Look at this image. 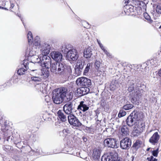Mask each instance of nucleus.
Wrapping results in <instances>:
<instances>
[{
	"mask_svg": "<svg viewBox=\"0 0 161 161\" xmlns=\"http://www.w3.org/2000/svg\"><path fill=\"white\" fill-rule=\"evenodd\" d=\"M136 88V92L131 99V102L133 103L136 104L139 99L141 97L143 91L146 89V86L144 83L141 82L138 80L136 83L133 80H129L128 82V90L130 92H132L134 88V86Z\"/></svg>",
	"mask_w": 161,
	"mask_h": 161,
	"instance_id": "nucleus-1",
	"label": "nucleus"
},
{
	"mask_svg": "<svg viewBox=\"0 0 161 161\" xmlns=\"http://www.w3.org/2000/svg\"><path fill=\"white\" fill-rule=\"evenodd\" d=\"M76 82L77 85L78 86H89L91 85V80L84 77L78 78Z\"/></svg>",
	"mask_w": 161,
	"mask_h": 161,
	"instance_id": "nucleus-11",
	"label": "nucleus"
},
{
	"mask_svg": "<svg viewBox=\"0 0 161 161\" xmlns=\"http://www.w3.org/2000/svg\"><path fill=\"white\" fill-rule=\"evenodd\" d=\"M106 103L105 101H103L101 103V106L103 107H104L106 105Z\"/></svg>",
	"mask_w": 161,
	"mask_h": 161,
	"instance_id": "nucleus-48",
	"label": "nucleus"
},
{
	"mask_svg": "<svg viewBox=\"0 0 161 161\" xmlns=\"http://www.w3.org/2000/svg\"><path fill=\"white\" fill-rule=\"evenodd\" d=\"M141 67L140 65H137L136 67V69H136L137 71H138L139 70L138 69L140 68V67Z\"/></svg>",
	"mask_w": 161,
	"mask_h": 161,
	"instance_id": "nucleus-50",
	"label": "nucleus"
},
{
	"mask_svg": "<svg viewBox=\"0 0 161 161\" xmlns=\"http://www.w3.org/2000/svg\"><path fill=\"white\" fill-rule=\"evenodd\" d=\"M159 147H158L156 150L152 151V153L153 156L157 157L158 153Z\"/></svg>",
	"mask_w": 161,
	"mask_h": 161,
	"instance_id": "nucleus-41",
	"label": "nucleus"
},
{
	"mask_svg": "<svg viewBox=\"0 0 161 161\" xmlns=\"http://www.w3.org/2000/svg\"><path fill=\"white\" fill-rule=\"evenodd\" d=\"M145 128L144 123L141 121L138 122V124L135 127L133 131V134L134 136L137 137L143 131Z\"/></svg>",
	"mask_w": 161,
	"mask_h": 161,
	"instance_id": "nucleus-7",
	"label": "nucleus"
},
{
	"mask_svg": "<svg viewBox=\"0 0 161 161\" xmlns=\"http://www.w3.org/2000/svg\"><path fill=\"white\" fill-rule=\"evenodd\" d=\"M80 88H78L77 90L76 95L78 96H83V94Z\"/></svg>",
	"mask_w": 161,
	"mask_h": 161,
	"instance_id": "nucleus-42",
	"label": "nucleus"
},
{
	"mask_svg": "<svg viewBox=\"0 0 161 161\" xmlns=\"http://www.w3.org/2000/svg\"><path fill=\"white\" fill-rule=\"evenodd\" d=\"M160 138V135L158 132H156L150 138L149 141L152 144L155 145L158 142V141Z\"/></svg>",
	"mask_w": 161,
	"mask_h": 161,
	"instance_id": "nucleus-17",
	"label": "nucleus"
},
{
	"mask_svg": "<svg viewBox=\"0 0 161 161\" xmlns=\"http://www.w3.org/2000/svg\"><path fill=\"white\" fill-rule=\"evenodd\" d=\"M83 95L87 94L89 92L90 90L89 88L87 87H80Z\"/></svg>",
	"mask_w": 161,
	"mask_h": 161,
	"instance_id": "nucleus-33",
	"label": "nucleus"
},
{
	"mask_svg": "<svg viewBox=\"0 0 161 161\" xmlns=\"http://www.w3.org/2000/svg\"><path fill=\"white\" fill-rule=\"evenodd\" d=\"M118 153L114 151L104 154L101 158V161H113L118 158Z\"/></svg>",
	"mask_w": 161,
	"mask_h": 161,
	"instance_id": "nucleus-9",
	"label": "nucleus"
},
{
	"mask_svg": "<svg viewBox=\"0 0 161 161\" xmlns=\"http://www.w3.org/2000/svg\"><path fill=\"white\" fill-rule=\"evenodd\" d=\"M84 65L85 62L84 61L79 60L77 63V68L79 69L82 70V69Z\"/></svg>",
	"mask_w": 161,
	"mask_h": 161,
	"instance_id": "nucleus-31",
	"label": "nucleus"
},
{
	"mask_svg": "<svg viewBox=\"0 0 161 161\" xmlns=\"http://www.w3.org/2000/svg\"><path fill=\"white\" fill-rule=\"evenodd\" d=\"M133 7L132 6H125V8L126 9V10H125V12H126L129 13H131L133 12Z\"/></svg>",
	"mask_w": 161,
	"mask_h": 161,
	"instance_id": "nucleus-32",
	"label": "nucleus"
},
{
	"mask_svg": "<svg viewBox=\"0 0 161 161\" xmlns=\"http://www.w3.org/2000/svg\"><path fill=\"white\" fill-rule=\"evenodd\" d=\"M40 39L39 36H36L35 38L34 41V44L35 45L34 46L36 47L37 46H38L40 45Z\"/></svg>",
	"mask_w": 161,
	"mask_h": 161,
	"instance_id": "nucleus-34",
	"label": "nucleus"
},
{
	"mask_svg": "<svg viewBox=\"0 0 161 161\" xmlns=\"http://www.w3.org/2000/svg\"><path fill=\"white\" fill-rule=\"evenodd\" d=\"M133 107V105L132 104H129L124 106L123 107V108L125 110H128L132 108Z\"/></svg>",
	"mask_w": 161,
	"mask_h": 161,
	"instance_id": "nucleus-36",
	"label": "nucleus"
},
{
	"mask_svg": "<svg viewBox=\"0 0 161 161\" xmlns=\"http://www.w3.org/2000/svg\"><path fill=\"white\" fill-rule=\"evenodd\" d=\"M156 11L158 14H161V4L158 5L156 8Z\"/></svg>",
	"mask_w": 161,
	"mask_h": 161,
	"instance_id": "nucleus-40",
	"label": "nucleus"
},
{
	"mask_svg": "<svg viewBox=\"0 0 161 161\" xmlns=\"http://www.w3.org/2000/svg\"><path fill=\"white\" fill-rule=\"evenodd\" d=\"M68 119L69 123L71 125L76 127H80L82 125V124L79 120L73 114L69 115Z\"/></svg>",
	"mask_w": 161,
	"mask_h": 161,
	"instance_id": "nucleus-12",
	"label": "nucleus"
},
{
	"mask_svg": "<svg viewBox=\"0 0 161 161\" xmlns=\"http://www.w3.org/2000/svg\"><path fill=\"white\" fill-rule=\"evenodd\" d=\"M150 148H147V151H149V150H150Z\"/></svg>",
	"mask_w": 161,
	"mask_h": 161,
	"instance_id": "nucleus-57",
	"label": "nucleus"
},
{
	"mask_svg": "<svg viewBox=\"0 0 161 161\" xmlns=\"http://www.w3.org/2000/svg\"><path fill=\"white\" fill-rule=\"evenodd\" d=\"M62 51L64 53L66 54V58L68 60L75 61L78 57L76 49L73 47H69V46L63 48Z\"/></svg>",
	"mask_w": 161,
	"mask_h": 161,
	"instance_id": "nucleus-3",
	"label": "nucleus"
},
{
	"mask_svg": "<svg viewBox=\"0 0 161 161\" xmlns=\"http://www.w3.org/2000/svg\"><path fill=\"white\" fill-rule=\"evenodd\" d=\"M58 62H55L51 63L49 65L51 71L56 74H57V69H56V68L58 67Z\"/></svg>",
	"mask_w": 161,
	"mask_h": 161,
	"instance_id": "nucleus-24",
	"label": "nucleus"
},
{
	"mask_svg": "<svg viewBox=\"0 0 161 161\" xmlns=\"http://www.w3.org/2000/svg\"><path fill=\"white\" fill-rule=\"evenodd\" d=\"M63 108L65 113L69 115L72 114L73 112L75 111L73 104L71 102L65 104L64 105Z\"/></svg>",
	"mask_w": 161,
	"mask_h": 161,
	"instance_id": "nucleus-15",
	"label": "nucleus"
},
{
	"mask_svg": "<svg viewBox=\"0 0 161 161\" xmlns=\"http://www.w3.org/2000/svg\"><path fill=\"white\" fill-rule=\"evenodd\" d=\"M82 72V70H80V69H79L78 68H77L76 69H75V73L77 75H80Z\"/></svg>",
	"mask_w": 161,
	"mask_h": 161,
	"instance_id": "nucleus-45",
	"label": "nucleus"
},
{
	"mask_svg": "<svg viewBox=\"0 0 161 161\" xmlns=\"http://www.w3.org/2000/svg\"><path fill=\"white\" fill-rule=\"evenodd\" d=\"M4 8L3 7L0 6V8Z\"/></svg>",
	"mask_w": 161,
	"mask_h": 161,
	"instance_id": "nucleus-60",
	"label": "nucleus"
},
{
	"mask_svg": "<svg viewBox=\"0 0 161 161\" xmlns=\"http://www.w3.org/2000/svg\"><path fill=\"white\" fill-rule=\"evenodd\" d=\"M97 41L98 43H99L100 42V41L98 39H97Z\"/></svg>",
	"mask_w": 161,
	"mask_h": 161,
	"instance_id": "nucleus-55",
	"label": "nucleus"
},
{
	"mask_svg": "<svg viewBox=\"0 0 161 161\" xmlns=\"http://www.w3.org/2000/svg\"><path fill=\"white\" fill-rule=\"evenodd\" d=\"M50 49V46L49 45L45 43L42 46L41 49V52L42 55H47L48 54Z\"/></svg>",
	"mask_w": 161,
	"mask_h": 161,
	"instance_id": "nucleus-19",
	"label": "nucleus"
},
{
	"mask_svg": "<svg viewBox=\"0 0 161 161\" xmlns=\"http://www.w3.org/2000/svg\"><path fill=\"white\" fill-rule=\"evenodd\" d=\"M51 63V59L49 56L47 55L42 56L40 63L41 66L48 69Z\"/></svg>",
	"mask_w": 161,
	"mask_h": 161,
	"instance_id": "nucleus-13",
	"label": "nucleus"
},
{
	"mask_svg": "<svg viewBox=\"0 0 161 161\" xmlns=\"http://www.w3.org/2000/svg\"><path fill=\"white\" fill-rule=\"evenodd\" d=\"M56 69H58V67H57Z\"/></svg>",
	"mask_w": 161,
	"mask_h": 161,
	"instance_id": "nucleus-61",
	"label": "nucleus"
},
{
	"mask_svg": "<svg viewBox=\"0 0 161 161\" xmlns=\"http://www.w3.org/2000/svg\"><path fill=\"white\" fill-rule=\"evenodd\" d=\"M94 65L95 68L98 71L99 70V69H100L101 68H102L103 67L102 62L99 60H96L95 61V62Z\"/></svg>",
	"mask_w": 161,
	"mask_h": 161,
	"instance_id": "nucleus-29",
	"label": "nucleus"
},
{
	"mask_svg": "<svg viewBox=\"0 0 161 161\" xmlns=\"http://www.w3.org/2000/svg\"><path fill=\"white\" fill-rule=\"evenodd\" d=\"M30 73L32 76L42 75L44 79L47 78L49 75L48 71L47 69H31Z\"/></svg>",
	"mask_w": 161,
	"mask_h": 161,
	"instance_id": "nucleus-6",
	"label": "nucleus"
},
{
	"mask_svg": "<svg viewBox=\"0 0 161 161\" xmlns=\"http://www.w3.org/2000/svg\"><path fill=\"white\" fill-rule=\"evenodd\" d=\"M119 130L122 136H126L129 134V129L126 125H123L120 127Z\"/></svg>",
	"mask_w": 161,
	"mask_h": 161,
	"instance_id": "nucleus-20",
	"label": "nucleus"
},
{
	"mask_svg": "<svg viewBox=\"0 0 161 161\" xmlns=\"http://www.w3.org/2000/svg\"><path fill=\"white\" fill-rule=\"evenodd\" d=\"M119 86V83H118L117 80H115L112 82L110 86V88L111 90L114 91L118 88Z\"/></svg>",
	"mask_w": 161,
	"mask_h": 161,
	"instance_id": "nucleus-26",
	"label": "nucleus"
},
{
	"mask_svg": "<svg viewBox=\"0 0 161 161\" xmlns=\"http://www.w3.org/2000/svg\"><path fill=\"white\" fill-rule=\"evenodd\" d=\"M83 140L85 142H86V141H87V139H86V138H84Z\"/></svg>",
	"mask_w": 161,
	"mask_h": 161,
	"instance_id": "nucleus-54",
	"label": "nucleus"
},
{
	"mask_svg": "<svg viewBox=\"0 0 161 161\" xmlns=\"http://www.w3.org/2000/svg\"><path fill=\"white\" fill-rule=\"evenodd\" d=\"M145 18L147 19L149 23H152L153 20L151 19L150 17L147 14H145L144 15Z\"/></svg>",
	"mask_w": 161,
	"mask_h": 161,
	"instance_id": "nucleus-44",
	"label": "nucleus"
},
{
	"mask_svg": "<svg viewBox=\"0 0 161 161\" xmlns=\"http://www.w3.org/2000/svg\"><path fill=\"white\" fill-rule=\"evenodd\" d=\"M98 44L99 45L100 47L102 45V44H101V42H100L99 43H98Z\"/></svg>",
	"mask_w": 161,
	"mask_h": 161,
	"instance_id": "nucleus-56",
	"label": "nucleus"
},
{
	"mask_svg": "<svg viewBox=\"0 0 161 161\" xmlns=\"http://www.w3.org/2000/svg\"><path fill=\"white\" fill-rule=\"evenodd\" d=\"M100 154L101 151L99 149L96 148L94 150L92 157L95 161H99Z\"/></svg>",
	"mask_w": 161,
	"mask_h": 161,
	"instance_id": "nucleus-21",
	"label": "nucleus"
},
{
	"mask_svg": "<svg viewBox=\"0 0 161 161\" xmlns=\"http://www.w3.org/2000/svg\"><path fill=\"white\" fill-rule=\"evenodd\" d=\"M17 15L18 16V17H19L20 18L21 20L22 21V23H23V22L22 21V18H21L20 15V14H17Z\"/></svg>",
	"mask_w": 161,
	"mask_h": 161,
	"instance_id": "nucleus-53",
	"label": "nucleus"
},
{
	"mask_svg": "<svg viewBox=\"0 0 161 161\" xmlns=\"http://www.w3.org/2000/svg\"><path fill=\"white\" fill-rule=\"evenodd\" d=\"M126 114V112L123 110H120L118 114V116L119 118H121L125 116Z\"/></svg>",
	"mask_w": 161,
	"mask_h": 161,
	"instance_id": "nucleus-38",
	"label": "nucleus"
},
{
	"mask_svg": "<svg viewBox=\"0 0 161 161\" xmlns=\"http://www.w3.org/2000/svg\"><path fill=\"white\" fill-rule=\"evenodd\" d=\"M65 97L69 100L72 98V95L71 93H69L67 89L64 87L58 88L52 97L54 103L57 104L61 103Z\"/></svg>",
	"mask_w": 161,
	"mask_h": 161,
	"instance_id": "nucleus-2",
	"label": "nucleus"
},
{
	"mask_svg": "<svg viewBox=\"0 0 161 161\" xmlns=\"http://www.w3.org/2000/svg\"><path fill=\"white\" fill-rule=\"evenodd\" d=\"M31 80L35 82H40L42 79L45 80L42 75L35 76H32L31 78Z\"/></svg>",
	"mask_w": 161,
	"mask_h": 161,
	"instance_id": "nucleus-27",
	"label": "nucleus"
},
{
	"mask_svg": "<svg viewBox=\"0 0 161 161\" xmlns=\"http://www.w3.org/2000/svg\"><path fill=\"white\" fill-rule=\"evenodd\" d=\"M90 64L88 63L87 64V65L86 67V68L84 71V74H86L89 71V69H90Z\"/></svg>",
	"mask_w": 161,
	"mask_h": 161,
	"instance_id": "nucleus-43",
	"label": "nucleus"
},
{
	"mask_svg": "<svg viewBox=\"0 0 161 161\" xmlns=\"http://www.w3.org/2000/svg\"><path fill=\"white\" fill-rule=\"evenodd\" d=\"M103 144L104 146L108 147L117 148L119 147V142L116 139L108 138L104 140Z\"/></svg>",
	"mask_w": 161,
	"mask_h": 161,
	"instance_id": "nucleus-8",
	"label": "nucleus"
},
{
	"mask_svg": "<svg viewBox=\"0 0 161 161\" xmlns=\"http://www.w3.org/2000/svg\"><path fill=\"white\" fill-rule=\"evenodd\" d=\"M89 108V105L86 101H80L77 108V111H79V115L81 116L82 113L88 110Z\"/></svg>",
	"mask_w": 161,
	"mask_h": 161,
	"instance_id": "nucleus-10",
	"label": "nucleus"
},
{
	"mask_svg": "<svg viewBox=\"0 0 161 161\" xmlns=\"http://www.w3.org/2000/svg\"><path fill=\"white\" fill-rule=\"evenodd\" d=\"M141 114L139 112L134 111L127 118L126 123L128 126L131 127L133 125H137V123L140 120Z\"/></svg>",
	"mask_w": 161,
	"mask_h": 161,
	"instance_id": "nucleus-4",
	"label": "nucleus"
},
{
	"mask_svg": "<svg viewBox=\"0 0 161 161\" xmlns=\"http://www.w3.org/2000/svg\"><path fill=\"white\" fill-rule=\"evenodd\" d=\"M27 38L28 39L29 42V43H32L33 40V36L31 32H28L27 34Z\"/></svg>",
	"mask_w": 161,
	"mask_h": 161,
	"instance_id": "nucleus-35",
	"label": "nucleus"
},
{
	"mask_svg": "<svg viewBox=\"0 0 161 161\" xmlns=\"http://www.w3.org/2000/svg\"><path fill=\"white\" fill-rule=\"evenodd\" d=\"M29 56L31 57L35 56L36 54L37 51V48L34 46H32V45H29Z\"/></svg>",
	"mask_w": 161,
	"mask_h": 161,
	"instance_id": "nucleus-22",
	"label": "nucleus"
},
{
	"mask_svg": "<svg viewBox=\"0 0 161 161\" xmlns=\"http://www.w3.org/2000/svg\"><path fill=\"white\" fill-rule=\"evenodd\" d=\"M2 8L3 9H5V10H6H6H8V9L7 8Z\"/></svg>",
	"mask_w": 161,
	"mask_h": 161,
	"instance_id": "nucleus-59",
	"label": "nucleus"
},
{
	"mask_svg": "<svg viewBox=\"0 0 161 161\" xmlns=\"http://www.w3.org/2000/svg\"><path fill=\"white\" fill-rule=\"evenodd\" d=\"M50 56L54 60L57 62L61 61L63 59L62 55L59 52H53L50 53Z\"/></svg>",
	"mask_w": 161,
	"mask_h": 161,
	"instance_id": "nucleus-16",
	"label": "nucleus"
},
{
	"mask_svg": "<svg viewBox=\"0 0 161 161\" xmlns=\"http://www.w3.org/2000/svg\"><path fill=\"white\" fill-rule=\"evenodd\" d=\"M147 159L148 161H157V159L154 158L153 156H151L149 157H148Z\"/></svg>",
	"mask_w": 161,
	"mask_h": 161,
	"instance_id": "nucleus-46",
	"label": "nucleus"
},
{
	"mask_svg": "<svg viewBox=\"0 0 161 161\" xmlns=\"http://www.w3.org/2000/svg\"><path fill=\"white\" fill-rule=\"evenodd\" d=\"M92 50L91 48L90 47L85 49L83 52L84 57L86 58H90L93 54Z\"/></svg>",
	"mask_w": 161,
	"mask_h": 161,
	"instance_id": "nucleus-23",
	"label": "nucleus"
},
{
	"mask_svg": "<svg viewBox=\"0 0 161 161\" xmlns=\"http://www.w3.org/2000/svg\"><path fill=\"white\" fill-rule=\"evenodd\" d=\"M57 114L59 118L62 121L64 122L67 120V117L64 113L60 110L57 112Z\"/></svg>",
	"mask_w": 161,
	"mask_h": 161,
	"instance_id": "nucleus-25",
	"label": "nucleus"
},
{
	"mask_svg": "<svg viewBox=\"0 0 161 161\" xmlns=\"http://www.w3.org/2000/svg\"><path fill=\"white\" fill-rule=\"evenodd\" d=\"M40 88V91L43 94L46 92V90L45 85L43 84L40 85H39Z\"/></svg>",
	"mask_w": 161,
	"mask_h": 161,
	"instance_id": "nucleus-37",
	"label": "nucleus"
},
{
	"mask_svg": "<svg viewBox=\"0 0 161 161\" xmlns=\"http://www.w3.org/2000/svg\"><path fill=\"white\" fill-rule=\"evenodd\" d=\"M63 132L64 133V132H66V133L68 134H70V131L68 129H64L63 130Z\"/></svg>",
	"mask_w": 161,
	"mask_h": 161,
	"instance_id": "nucleus-47",
	"label": "nucleus"
},
{
	"mask_svg": "<svg viewBox=\"0 0 161 161\" xmlns=\"http://www.w3.org/2000/svg\"><path fill=\"white\" fill-rule=\"evenodd\" d=\"M100 47L107 56L109 57H111V55L105 49L103 45L100 46Z\"/></svg>",
	"mask_w": 161,
	"mask_h": 161,
	"instance_id": "nucleus-39",
	"label": "nucleus"
},
{
	"mask_svg": "<svg viewBox=\"0 0 161 161\" xmlns=\"http://www.w3.org/2000/svg\"><path fill=\"white\" fill-rule=\"evenodd\" d=\"M58 69H57V74L59 75L65 76L70 74L71 72V69L69 67V68H65L64 65L61 63L58 62Z\"/></svg>",
	"mask_w": 161,
	"mask_h": 161,
	"instance_id": "nucleus-5",
	"label": "nucleus"
},
{
	"mask_svg": "<svg viewBox=\"0 0 161 161\" xmlns=\"http://www.w3.org/2000/svg\"><path fill=\"white\" fill-rule=\"evenodd\" d=\"M125 1V3L126 4L125 6H127V4L129 2V0H124Z\"/></svg>",
	"mask_w": 161,
	"mask_h": 161,
	"instance_id": "nucleus-51",
	"label": "nucleus"
},
{
	"mask_svg": "<svg viewBox=\"0 0 161 161\" xmlns=\"http://www.w3.org/2000/svg\"><path fill=\"white\" fill-rule=\"evenodd\" d=\"M113 161H119V160H117V159H116V160H113Z\"/></svg>",
	"mask_w": 161,
	"mask_h": 161,
	"instance_id": "nucleus-58",
	"label": "nucleus"
},
{
	"mask_svg": "<svg viewBox=\"0 0 161 161\" xmlns=\"http://www.w3.org/2000/svg\"><path fill=\"white\" fill-rule=\"evenodd\" d=\"M141 141L139 140H136L134 143L132 147L136 149L137 150L139 148L141 145Z\"/></svg>",
	"mask_w": 161,
	"mask_h": 161,
	"instance_id": "nucleus-30",
	"label": "nucleus"
},
{
	"mask_svg": "<svg viewBox=\"0 0 161 161\" xmlns=\"http://www.w3.org/2000/svg\"><path fill=\"white\" fill-rule=\"evenodd\" d=\"M31 58L32 62L31 63V64H32V63H40L41 60V58H42L41 56L40 58H39V57L36 54L35 56H34Z\"/></svg>",
	"mask_w": 161,
	"mask_h": 161,
	"instance_id": "nucleus-28",
	"label": "nucleus"
},
{
	"mask_svg": "<svg viewBox=\"0 0 161 161\" xmlns=\"http://www.w3.org/2000/svg\"><path fill=\"white\" fill-rule=\"evenodd\" d=\"M158 75L160 76H161V69L158 72Z\"/></svg>",
	"mask_w": 161,
	"mask_h": 161,
	"instance_id": "nucleus-52",
	"label": "nucleus"
},
{
	"mask_svg": "<svg viewBox=\"0 0 161 161\" xmlns=\"http://www.w3.org/2000/svg\"><path fill=\"white\" fill-rule=\"evenodd\" d=\"M10 8H11V9H12V8H14V4L13 3H11L10 2Z\"/></svg>",
	"mask_w": 161,
	"mask_h": 161,
	"instance_id": "nucleus-49",
	"label": "nucleus"
},
{
	"mask_svg": "<svg viewBox=\"0 0 161 161\" xmlns=\"http://www.w3.org/2000/svg\"><path fill=\"white\" fill-rule=\"evenodd\" d=\"M131 144V141L128 137H125L120 141V147L123 149H128Z\"/></svg>",
	"mask_w": 161,
	"mask_h": 161,
	"instance_id": "nucleus-14",
	"label": "nucleus"
},
{
	"mask_svg": "<svg viewBox=\"0 0 161 161\" xmlns=\"http://www.w3.org/2000/svg\"><path fill=\"white\" fill-rule=\"evenodd\" d=\"M23 64L25 69L21 68L18 69L17 73L19 75H22L25 74V71L29 68V62L28 60H24L23 61Z\"/></svg>",
	"mask_w": 161,
	"mask_h": 161,
	"instance_id": "nucleus-18",
	"label": "nucleus"
}]
</instances>
